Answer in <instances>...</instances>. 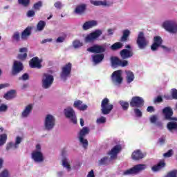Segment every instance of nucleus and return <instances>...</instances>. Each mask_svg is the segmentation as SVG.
Segmentation results:
<instances>
[{
  "label": "nucleus",
  "instance_id": "bf43d9fd",
  "mask_svg": "<svg viewBox=\"0 0 177 177\" xmlns=\"http://www.w3.org/2000/svg\"><path fill=\"white\" fill-rule=\"evenodd\" d=\"M172 154H174V151L171 149H170L167 152L163 154V156L168 158L171 157V156H172Z\"/></svg>",
  "mask_w": 177,
  "mask_h": 177
},
{
  "label": "nucleus",
  "instance_id": "c03bdc74",
  "mask_svg": "<svg viewBox=\"0 0 177 177\" xmlns=\"http://www.w3.org/2000/svg\"><path fill=\"white\" fill-rule=\"evenodd\" d=\"M82 45H84V44L82 42H81V41H80V40H75L73 42V46L75 48V49H78V48H81V46H82Z\"/></svg>",
  "mask_w": 177,
  "mask_h": 177
},
{
  "label": "nucleus",
  "instance_id": "7ed1b4c3",
  "mask_svg": "<svg viewBox=\"0 0 177 177\" xmlns=\"http://www.w3.org/2000/svg\"><path fill=\"white\" fill-rule=\"evenodd\" d=\"M162 27L171 34H176L177 32V22L175 20L165 21L162 24Z\"/></svg>",
  "mask_w": 177,
  "mask_h": 177
},
{
  "label": "nucleus",
  "instance_id": "72a5a7b5",
  "mask_svg": "<svg viewBox=\"0 0 177 177\" xmlns=\"http://www.w3.org/2000/svg\"><path fill=\"white\" fill-rule=\"evenodd\" d=\"M111 63L113 67H118L121 63V59L117 57H111Z\"/></svg>",
  "mask_w": 177,
  "mask_h": 177
},
{
  "label": "nucleus",
  "instance_id": "13d9d810",
  "mask_svg": "<svg viewBox=\"0 0 177 177\" xmlns=\"http://www.w3.org/2000/svg\"><path fill=\"white\" fill-rule=\"evenodd\" d=\"M171 97L174 99V100H177V90L176 88L171 89Z\"/></svg>",
  "mask_w": 177,
  "mask_h": 177
},
{
  "label": "nucleus",
  "instance_id": "774afa93",
  "mask_svg": "<svg viewBox=\"0 0 177 177\" xmlns=\"http://www.w3.org/2000/svg\"><path fill=\"white\" fill-rule=\"evenodd\" d=\"M21 79L24 80V81H26L27 80H28V74L27 73H25L22 75V77Z\"/></svg>",
  "mask_w": 177,
  "mask_h": 177
},
{
  "label": "nucleus",
  "instance_id": "0eeeda50",
  "mask_svg": "<svg viewBox=\"0 0 177 177\" xmlns=\"http://www.w3.org/2000/svg\"><path fill=\"white\" fill-rule=\"evenodd\" d=\"M56 124V118L55 116L48 114L46 115L44 119V128L46 131H52L55 128Z\"/></svg>",
  "mask_w": 177,
  "mask_h": 177
},
{
  "label": "nucleus",
  "instance_id": "37998d69",
  "mask_svg": "<svg viewBox=\"0 0 177 177\" xmlns=\"http://www.w3.org/2000/svg\"><path fill=\"white\" fill-rule=\"evenodd\" d=\"M108 162H109V157L105 156L98 160V164L99 165H106V164H107Z\"/></svg>",
  "mask_w": 177,
  "mask_h": 177
},
{
  "label": "nucleus",
  "instance_id": "6ab92c4d",
  "mask_svg": "<svg viewBox=\"0 0 177 177\" xmlns=\"http://www.w3.org/2000/svg\"><path fill=\"white\" fill-rule=\"evenodd\" d=\"M73 107L77 110H80V111H85L88 109V105L86 104H84L82 101L80 100L74 102Z\"/></svg>",
  "mask_w": 177,
  "mask_h": 177
},
{
  "label": "nucleus",
  "instance_id": "f704fd0d",
  "mask_svg": "<svg viewBox=\"0 0 177 177\" xmlns=\"http://www.w3.org/2000/svg\"><path fill=\"white\" fill-rule=\"evenodd\" d=\"M88 133H89V128L84 127L80 130V131L77 134V136L85 138V136H86Z\"/></svg>",
  "mask_w": 177,
  "mask_h": 177
},
{
  "label": "nucleus",
  "instance_id": "f8f14e48",
  "mask_svg": "<svg viewBox=\"0 0 177 177\" xmlns=\"http://www.w3.org/2000/svg\"><path fill=\"white\" fill-rule=\"evenodd\" d=\"M102 34H103V32L101 30H95L86 36L84 41L86 43L93 42V41L96 40L97 38H99Z\"/></svg>",
  "mask_w": 177,
  "mask_h": 177
},
{
  "label": "nucleus",
  "instance_id": "4d7b16f0",
  "mask_svg": "<svg viewBox=\"0 0 177 177\" xmlns=\"http://www.w3.org/2000/svg\"><path fill=\"white\" fill-rule=\"evenodd\" d=\"M8 110V105L5 104H1L0 105V113H5Z\"/></svg>",
  "mask_w": 177,
  "mask_h": 177
},
{
  "label": "nucleus",
  "instance_id": "39448f33",
  "mask_svg": "<svg viewBox=\"0 0 177 177\" xmlns=\"http://www.w3.org/2000/svg\"><path fill=\"white\" fill-rule=\"evenodd\" d=\"M111 80L112 84H113L115 86H120L123 81L122 71L118 70L114 71L111 76Z\"/></svg>",
  "mask_w": 177,
  "mask_h": 177
},
{
  "label": "nucleus",
  "instance_id": "f257e3e1",
  "mask_svg": "<svg viewBox=\"0 0 177 177\" xmlns=\"http://www.w3.org/2000/svg\"><path fill=\"white\" fill-rule=\"evenodd\" d=\"M31 158L34 162L39 164L40 162H44L45 158L44 157V153H42V149L41 145L37 144L35 149L31 153Z\"/></svg>",
  "mask_w": 177,
  "mask_h": 177
},
{
  "label": "nucleus",
  "instance_id": "e2e57ef3",
  "mask_svg": "<svg viewBox=\"0 0 177 177\" xmlns=\"http://www.w3.org/2000/svg\"><path fill=\"white\" fill-rule=\"evenodd\" d=\"M10 86V84H9V83L1 84L0 90L3 89L4 88H9Z\"/></svg>",
  "mask_w": 177,
  "mask_h": 177
},
{
  "label": "nucleus",
  "instance_id": "f3484780",
  "mask_svg": "<svg viewBox=\"0 0 177 177\" xmlns=\"http://www.w3.org/2000/svg\"><path fill=\"white\" fill-rule=\"evenodd\" d=\"M41 63H42V59H39L38 57H35L30 61L29 64L31 68H41L42 67Z\"/></svg>",
  "mask_w": 177,
  "mask_h": 177
},
{
  "label": "nucleus",
  "instance_id": "79ce46f5",
  "mask_svg": "<svg viewBox=\"0 0 177 177\" xmlns=\"http://www.w3.org/2000/svg\"><path fill=\"white\" fill-rule=\"evenodd\" d=\"M122 46H123L122 43L116 42L111 46V49L112 50H117V49H121V48H122Z\"/></svg>",
  "mask_w": 177,
  "mask_h": 177
},
{
  "label": "nucleus",
  "instance_id": "5701e85b",
  "mask_svg": "<svg viewBox=\"0 0 177 177\" xmlns=\"http://www.w3.org/2000/svg\"><path fill=\"white\" fill-rule=\"evenodd\" d=\"M125 75H126L125 80L127 84H131L135 80V74L133 73V72L131 71H126Z\"/></svg>",
  "mask_w": 177,
  "mask_h": 177
},
{
  "label": "nucleus",
  "instance_id": "a211bd4d",
  "mask_svg": "<svg viewBox=\"0 0 177 177\" xmlns=\"http://www.w3.org/2000/svg\"><path fill=\"white\" fill-rule=\"evenodd\" d=\"M145 157H146V153H142V151L139 149L135 150L131 154V158L135 161L142 160V158H145Z\"/></svg>",
  "mask_w": 177,
  "mask_h": 177
},
{
  "label": "nucleus",
  "instance_id": "8fccbe9b",
  "mask_svg": "<svg viewBox=\"0 0 177 177\" xmlns=\"http://www.w3.org/2000/svg\"><path fill=\"white\" fill-rule=\"evenodd\" d=\"M23 140V138L20 137V136H17L15 139V142L14 143L15 145V147L17 149H19V145H20L21 143Z\"/></svg>",
  "mask_w": 177,
  "mask_h": 177
},
{
  "label": "nucleus",
  "instance_id": "423d86ee",
  "mask_svg": "<svg viewBox=\"0 0 177 177\" xmlns=\"http://www.w3.org/2000/svg\"><path fill=\"white\" fill-rule=\"evenodd\" d=\"M73 68V64L70 62L65 64L62 68V71L60 73V77L62 81H66L67 78H70L71 76V70Z\"/></svg>",
  "mask_w": 177,
  "mask_h": 177
},
{
  "label": "nucleus",
  "instance_id": "20e7f679",
  "mask_svg": "<svg viewBox=\"0 0 177 177\" xmlns=\"http://www.w3.org/2000/svg\"><path fill=\"white\" fill-rule=\"evenodd\" d=\"M113 109H114V106L110 104V100H109V98H104L101 102L102 114L107 115L111 113Z\"/></svg>",
  "mask_w": 177,
  "mask_h": 177
},
{
  "label": "nucleus",
  "instance_id": "6e6552de",
  "mask_svg": "<svg viewBox=\"0 0 177 177\" xmlns=\"http://www.w3.org/2000/svg\"><path fill=\"white\" fill-rule=\"evenodd\" d=\"M147 168V165L144 164H139L135 165L131 169L125 170L123 172L124 175H133V174H139V172H142V171H145Z\"/></svg>",
  "mask_w": 177,
  "mask_h": 177
},
{
  "label": "nucleus",
  "instance_id": "dca6fc26",
  "mask_svg": "<svg viewBox=\"0 0 177 177\" xmlns=\"http://www.w3.org/2000/svg\"><path fill=\"white\" fill-rule=\"evenodd\" d=\"M32 109H34V104H29L25 106L24 110L21 112V118H27L30 117V114L32 112Z\"/></svg>",
  "mask_w": 177,
  "mask_h": 177
},
{
  "label": "nucleus",
  "instance_id": "09e8293b",
  "mask_svg": "<svg viewBox=\"0 0 177 177\" xmlns=\"http://www.w3.org/2000/svg\"><path fill=\"white\" fill-rule=\"evenodd\" d=\"M12 39L13 41H16V42H19V41H20V32H14L12 35Z\"/></svg>",
  "mask_w": 177,
  "mask_h": 177
},
{
  "label": "nucleus",
  "instance_id": "cd10ccee",
  "mask_svg": "<svg viewBox=\"0 0 177 177\" xmlns=\"http://www.w3.org/2000/svg\"><path fill=\"white\" fill-rule=\"evenodd\" d=\"M86 10V4H80L76 6L75 9V13L76 15H84L85 10Z\"/></svg>",
  "mask_w": 177,
  "mask_h": 177
},
{
  "label": "nucleus",
  "instance_id": "4be33fe9",
  "mask_svg": "<svg viewBox=\"0 0 177 177\" xmlns=\"http://www.w3.org/2000/svg\"><path fill=\"white\" fill-rule=\"evenodd\" d=\"M92 62L95 66L97 64H100L103 59H104V54H95L91 56Z\"/></svg>",
  "mask_w": 177,
  "mask_h": 177
},
{
  "label": "nucleus",
  "instance_id": "4c0bfd02",
  "mask_svg": "<svg viewBox=\"0 0 177 177\" xmlns=\"http://www.w3.org/2000/svg\"><path fill=\"white\" fill-rule=\"evenodd\" d=\"M107 119L104 116H100L97 118L96 124L97 125H103L105 122H106Z\"/></svg>",
  "mask_w": 177,
  "mask_h": 177
},
{
  "label": "nucleus",
  "instance_id": "aec40b11",
  "mask_svg": "<svg viewBox=\"0 0 177 177\" xmlns=\"http://www.w3.org/2000/svg\"><path fill=\"white\" fill-rule=\"evenodd\" d=\"M163 114L165 120H168L169 121L176 120V118H172V115H174V111H172V109H171L169 106H167L163 109Z\"/></svg>",
  "mask_w": 177,
  "mask_h": 177
},
{
  "label": "nucleus",
  "instance_id": "2f4dec72",
  "mask_svg": "<svg viewBox=\"0 0 177 177\" xmlns=\"http://www.w3.org/2000/svg\"><path fill=\"white\" fill-rule=\"evenodd\" d=\"M90 3L94 6H107V1L106 0H90Z\"/></svg>",
  "mask_w": 177,
  "mask_h": 177
},
{
  "label": "nucleus",
  "instance_id": "338daca9",
  "mask_svg": "<svg viewBox=\"0 0 177 177\" xmlns=\"http://www.w3.org/2000/svg\"><path fill=\"white\" fill-rule=\"evenodd\" d=\"M82 164L81 162H78L75 163V165L73 166L74 169H78L80 167H81Z\"/></svg>",
  "mask_w": 177,
  "mask_h": 177
},
{
  "label": "nucleus",
  "instance_id": "c9c22d12",
  "mask_svg": "<svg viewBox=\"0 0 177 177\" xmlns=\"http://www.w3.org/2000/svg\"><path fill=\"white\" fill-rule=\"evenodd\" d=\"M157 120H158V117L156 115H153L149 118L151 124H156L157 127H162L161 122H157Z\"/></svg>",
  "mask_w": 177,
  "mask_h": 177
},
{
  "label": "nucleus",
  "instance_id": "1a4fd4ad",
  "mask_svg": "<svg viewBox=\"0 0 177 177\" xmlns=\"http://www.w3.org/2000/svg\"><path fill=\"white\" fill-rule=\"evenodd\" d=\"M65 117L68 118V120H71V122L73 124H77V115H75V111L73 107H67L64 111Z\"/></svg>",
  "mask_w": 177,
  "mask_h": 177
},
{
  "label": "nucleus",
  "instance_id": "4468645a",
  "mask_svg": "<svg viewBox=\"0 0 177 177\" xmlns=\"http://www.w3.org/2000/svg\"><path fill=\"white\" fill-rule=\"evenodd\" d=\"M122 150L121 145L114 146L109 152L108 156L110 157V160H115L117 158L118 153H120Z\"/></svg>",
  "mask_w": 177,
  "mask_h": 177
},
{
  "label": "nucleus",
  "instance_id": "e433bc0d",
  "mask_svg": "<svg viewBox=\"0 0 177 177\" xmlns=\"http://www.w3.org/2000/svg\"><path fill=\"white\" fill-rule=\"evenodd\" d=\"M45 26H46L45 21H39L37 25V31H43L44 28H45Z\"/></svg>",
  "mask_w": 177,
  "mask_h": 177
},
{
  "label": "nucleus",
  "instance_id": "6e6d98bb",
  "mask_svg": "<svg viewBox=\"0 0 177 177\" xmlns=\"http://www.w3.org/2000/svg\"><path fill=\"white\" fill-rule=\"evenodd\" d=\"M54 6L56 9H58L59 10H60V9L63 8V3H62L61 1H57L54 3Z\"/></svg>",
  "mask_w": 177,
  "mask_h": 177
},
{
  "label": "nucleus",
  "instance_id": "bb28decb",
  "mask_svg": "<svg viewBox=\"0 0 177 177\" xmlns=\"http://www.w3.org/2000/svg\"><path fill=\"white\" fill-rule=\"evenodd\" d=\"M165 167V161L160 160L156 165L151 167V171L153 172H158L160 169H162Z\"/></svg>",
  "mask_w": 177,
  "mask_h": 177
},
{
  "label": "nucleus",
  "instance_id": "603ef678",
  "mask_svg": "<svg viewBox=\"0 0 177 177\" xmlns=\"http://www.w3.org/2000/svg\"><path fill=\"white\" fill-rule=\"evenodd\" d=\"M133 111H134L136 116H137L138 118H142V111H140V109L136 108L133 109Z\"/></svg>",
  "mask_w": 177,
  "mask_h": 177
},
{
  "label": "nucleus",
  "instance_id": "de8ad7c7",
  "mask_svg": "<svg viewBox=\"0 0 177 177\" xmlns=\"http://www.w3.org/2000/svg\"><path fill=\"white\" fill-rule=\"evenodd\" d=\"M119 103L124 110H128V107H129V104L127 102L120 101Z\"/></svg>",
  "mask_w": 177,
  "mask_h": 177
},
{
  "label": "nucleus",
  "instance_id": "f03ea898",
  "mask_svg": "<svg viewBox=\"0 0 177 177\" xmlns=\"http://www.w3.org/2000/svg\"><path fill=\"white\" fill-rule=\"evenodd\" d=\"M55 77L49 73H44L41 77V86L44 89H49L53 84Z\"/></svg>",
  "mask_w": 177,
  "mask_h": 177
},
{
  "label": "nucleus",
  "instance_id": "5fc2aeb1",
  "mask_svg": "<svg viewBox=\"0 0 177 177\" xmlns=\"http://www.w3.org/2000/svg\"><path fill=\"white\" fill-rule=\"evenodd\" d=\"M18 2L20 5H22V6L30 5V0H18Z\"/></svg>",
  "mask_w": 177,
  "mask_h": 177
},
{
  "label": "nucleus",
  "instance_id": "2eb2a0df",
  "mask_svg": "<svg viewBox=\"0 0 177 177\" xmlns=\"http://www.w3.org/2000/svg\"><path fill=\"white\" fill-rule=\"evenodd\" d=\"M24 66H23V63L20 61H14L13 66H12V75H16V74H19Z\"/></svg>",
  "mask_w": 177,
  "mask_h": 177
},
{
  "label": "nucleus",
  "instance_id": "a19ab883",
  "mask_svg": "<svg viewBox=\"0 0 177 177\" xmlns=\"http://www.w3.org/2000/svg\"><path fill=\"white\" fill-rule=\"evenodd\" d=\"M130 34H131V31H129V30H123V35L121 38V40L123 41H127V39H128V37H129Z\"/></svg>",
  "mask_w": 177,
  "mask_h": 177
},
{
  "label": "nucleus",
  "instance_id": "052dcab7",
  "mask_svg": "<svg viewBox=\"0 0 177 177\" xmlns=\"http://www.w3.org/2000/svg\"><path fill=\"white\" fill-rule=\"evenodd\" d=\"M129 63L127 60L123 59L121 60L120 59V67H127V66H128Z\"/></svg>",
  "mask_w": 177,
  "mask_h": 177
},
{
  "label": "nucleus",
  "instance_id": "3c124183",
  "mask_svg": "<svg viewBox=\"0 0 177 177\" xmlns=\"http://www.w3.org/2000/svg\"><path fill=\"white\" fill-rule=\"evenodd\" d=\"M41 8H42V1H37L33 6V9H35V10H39Z\"/></svg>",
  "mask_w": 177,
  "mask_h": 177
},
{
  "label": "nucleus",
  "instance_id": "49530a36",
  "mask_svg": "<svg viewBox=\"0 0 177 177\" xmlns=\"http://www.w3.org/2000/svg\"><path fill=\"white\" fill-rule=\"evenodd\" d=\"M0 177H10V171L5 169L0 173Z\"/></svg>",
  "mask_w": 177,
  "mask_h": 177
},
{
  "label": "nucleus",
  "instance_id": "0e129e2a",
  "mask_svg": "<svg viewBox=\"0 0 177 177\" xmlns=\"http://www.w3.org/2000/svg\"><path fill=\"white\" fill-rule=\"evenodd\" d=\"M86 177H95V171H94L93 170H91V171L88 173Z\"/></svg>",
  "mask_w": 177,
  "mask_h": 177
},
{
  "label": "nucleus",
  "instance_id": "ddd939ff",
  "mask_svg": "<svg viewBox=\"0 0 177 177\" xmlns=\"http://www.w3.org/2000/svg\"><path fill=\"white\" fill-rule=\"evenodd\" d=\"M145 104V100L141 97H133L130 102L131 107H143Z\"/></svg>",
  "mask_w": 177,
  "mask_h": 177
},
{
  "label": "nucleus",
  "instance_id": "58836bf2",
  "mask_svg": "<svg viewBox=\"0 0 177 177\" xmlns=\"http://www.w3.org/2000/svg\"><path fill=\"white\" fill-rule=\"evenodd\" d=\"M6 140H8V135L7 134H1L0 135V147L3 146L6 143Z\"/></svg>",
  "mask_w": 177,
  "mask_h": 177
},
{
  "label": "nucleus",
  "instance_id": "9d476101",
  "mask_svg": "<svg viewBox=\"0 0 177 177\" xmlns=\"http://www.w3.org/2000/svg\"><path fill=\"white\" fill-rule=\"evenodd\" d=\"M137 45L139 49H145L149 45V40L145 37L142 32H140L137 38Z\"/></svg>",
  "mask_w": 177,
  "mask_h": 177
},
{
  "label": "nucleus",
  "instance_id": "b1692460",
  "mask_svg": "<svg viewBox=\"0 0 177 177\" xmlns=\"http://www.w3.org/2000/svg\"><path fill=\"white\" fill-rule=\"evenodd\" d=\"M96 26H97V21L92 20L85 22L82 26V28L86 30L93 28V27H96Z\"/></svg>",
  "mask_w": 177,
  "mask_h": 177
},
{
  "label": "nucleus",
  "instance_id": "393cba45",
  "mask_svg": "<svg viewBox=\"0 0 177 177\" xmlns=\"http://www.w3.org/2000/svg\"><path fill=\"white\" fill-rule=\"evenodd\" d=\"M27 52L28 49L26 47L19 48L17 59H19V60H26V59H27Z\"/></svg>",
  "mask_w": 177,
  "mask_h": 177
},
{
  "label": "nucleus",
  "instance_id": "9b49d317",
  "mask_svg": "<svg viewBox=\"0 0 177 177\" xmlns=\"http://www.w3.org/2000/svg\"><path fill=\"white\" fill-rule=\"evenodd\" d=\"M106 48H107V44L102 45L95 44L87 48V52H91V53H103V52H106Z\"/></svg>",
  "mask_w": 177,
  "mask_h": 177
},
{
  "label": "nucleus",
  "instance_id": "a18cd8bd",
  "mask_svg": "<svg viewBox=\"0 0 177 177\" xmlns=\"http://www.w3.org/2000/svg\"><path fill=\"white\" fill-rule=\"evenodd\" d=\"M17 147L15 144L12 142H8L6 145V150H16Z\"/></svg>",
  "mask_w": 177,
  "mask_h": 177
},
{
  "label": "nucleus",
  "instance_id": "c756f323",
  "mask_svg": "<svg viewBox=\"0 0 177 177\" xmlns=\"http://www.w3.org/2000/svg\"><path fill=\"white\" fill-rule=\"evenodd\" d=\"M62 166L64 167V168L66 169V171H68V172H70V171H71V161L70 160V159L67 158H64V159H62Z\"/></svg>",
  "mask_w": 177,
  "mask_h": 177
},
{
  "label": "nucleus",
  "instance_id": "69168bd1",
  "mask_svg": "<svg viewBox=\"0 0 177 177\" xmlns=\"http://www.w3.org/2000/svg\"><path fill=\"white\" fill-rule=\"evenodd\" d=\"M147 111L148 113H153V112H154V107H153V106H148L147 109Z\"/></svg>",
  "mask_w": 177,
  "mask_h": 177
},
{
  "label": "nucleus",
  "instance_id": "a878e982",
  "mask_svg": "<svg viewBox=\"0 0 177 177\" xmlns=\"http://www.w3.org/2000/svg\"><path fill=\"white\" fill-rule=\"evenodd\" d=\"M120 55L122 59H129V57H132L133 56V52L128 49H123L120 52Z\"/></svg>",
  "mask_w": 177,
  "mask_h": 177
},
{
  "label": "nucleus",
  "instance_id": "864d4df0",
  "mask_svg": "<svg viewBox=\"0 0 177 177\" xmlns=\"http://www.w3.org/2000/svg\"><path fill=\"white\" fill-rule=\"evenodd\" d=\"M65 39H66V36H60L57 38V39L55 40V42L56 44H62L64 42Z\"/></svg>",
  "mask_w": 177,
  "mask_h": 177
},
{
  "label": "nucleus",
  "instance_id": "412c9836",
  "mask_svg": "<svg viewBox=\"0 0 177 177\" xmlns=\"http://www.w3.org/2000/svg\"><path fill=\"white\" fill-rule=\"evenodd\" d=\"M162 44V39L160 36H156L153 38V44H152L151 49V50H156L158 49L159 46H161Z\"/></svg>",
  "mask_w": 177,
  "mask_h": 177
},
{
  "label": "nucleus",
  "instance_id": "7c9ffc66",
  "mask_svg": "<svg viewBox=\"0 0 177 177\" xmlns=\"http://www.w3.org/2000/svg\"><path fill=\"white\" fill-rule=\"evenodd\" d=\"M3 97L6 100H12V99H15V97H16V91L10 90L4 94Z\"/></svg>",
  "mask_w": 177,
  "mask_h": 177
},
{
  "label": "nucleus",
  "instance_id": "680f3d73",
  "mask_svg": "<svg viewBox=\"0 0 177 177\" xmlns=\"http://www.w3.org/2000/svg\"><path fill=\"white\" fill-rule=\"evenodd\" d=\"M26 15L28 17H34V16H35V11L32 10H28Z\"/></svg>",
  "mask_w": 177,
  "mask_h": 177
},
{
  "label": "nucleus",
  "instance_id": "ea45409f",
  "mask_svg": "<svg viewBox=\"0 0 177 177\" xmlns=\"http://www.w3.org/2000/svg\"><path fill=\"white\" fill-rule=\"evenodd\" d=\"M167 129L169 131H173V129L177 130V123L176 122H169L167 124Z\"/></svg>",
  "mask_w": 177,
  "mask_h": 177
},
{
  "label": "nucleus",
  "instance_id": "473e14b6",
  "mask_svg": "<svg viewBox=\"0 0 177 177\" xmlns=\"http://www.w3.org/2000/svg\"><path fill=\"white\" fill-rule=\"evenodd\" d=\"M77 139L80 142V145L82 146V147H84V149H87L88 145V140H86L85 137L79 136H77Z\"/></svg>",
  "mask_w": 177,
  "mask_h": 177
},
{
  "label": "nucleus",
  "instance_id": "c85d7f7f",
  "mask_svg": "<svg viewBox=\"0 0 177 177\" xmlns=\"http://www.w3.org/2000/svg\"><path fill=\"white\" fill-rule=\"evenodd\" d=\"M31 35V28L28 27L26 28L21 35V38L23 41H26L28 39V37Z\"/></svg>",
  "mask_w": 177,
  "mask_h": 177
}]
</instances>
